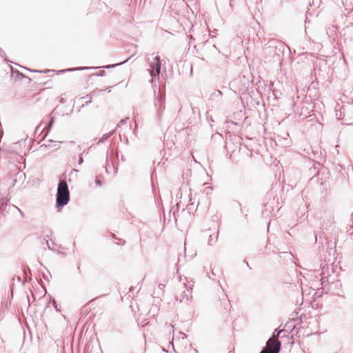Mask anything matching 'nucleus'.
<instances>
[{"instance_id": "1", "label": "nucleus", "mask_w": 353, "mask_h": 353, "mask_svg": "<svg viewBox=\"0 0 353 353\" xmlns=\"http://www.w3.org/2000/svg\"><path fill=\"white\" fill-rule=\"evenodd\" d=\"M70 201V191L65 180H61L57 186L56 194V208L59 211Z\"/></svg>"}, {"instance_id": "2", "label": "nucleus", "mask_w": 353, "mask_h": 353, "mask_svg": "<svg viewBox=\"0 0 353 353\" xmlns=\"http://www.w3.org/2000/svg\"><path fill=\"white\" fill-rule=\"evenodd\" d=\"M281 343L273 337H270L266 342V345L259 353H279L281 350Z\"/></svg>"}, {"instance_id": "3", "label": "nucleus", "mask_w": 353, "mask_h": 353, "mask_svg": "<svg viewBox=\"0 0 353 353\" xmlns=\"http://www.w3.org/2000/svg\"><path fill=\"white\" fill-rule=\"evenodd\" d=\"M151 70H150V74L152 78V80L154 78H157L159 79V74L161 73V61L159 56H156L153 58L152 61L149 63Z\"/></svg>"}, {"instance_id": "4", "label": "nucleus", "mask_w": 353, "mask_h": 353, "mask_svg": "<svg viewBox=\"0 0 353 353\" xmlns=\"http://www.w3.org/2000/svg\"><path fill=\"white\" fill-rule=\"evenodd\" d=\"M321 283L323 287H326L327 285H334L336 288H341V283L339 281L331 280L329 276H323L321 279Z\"/></svg>"}, {"instance_id": "5", "label": "nucleus", "mask_w": 353, "mask_h": 353, "mask_svg": "<svg viewBox=\"0 0 353 353\" xmlns=\"http://www.w3.org/2000/svg\"><path fill=\"white\" fill-rule=\"evenodd\" d=\"M334 223V215L332 213L328 214L327 219H323L321 222V229L327 230L328 228Z\"/></svg>"}, {"instance_id": "6", "label": "nucleus", "mask_w": 353, "mask_h": 353, "mask_svg": "<svg viewBox=\"0 0 353 353\" xmlns=\"http://www.w3.org/2000/svg\"><path fill=\"white\" fill-rule=\"evenodd\" d=\"M155 105L157 108V110H165V97L159 95L156 98Z\"/></svg>"}, {"instance_id": "7", "label": "nucleus", "mask_w": 353, "mask_h": 353, "mask_svg": "<svg viewBox=\"0 0 353 353\" xmlns=\"http://www.w3.org/2000/svg\"><path fill=\"white\" fill-rule=\"evenodd\" d=\"M279 258L285 261H292L293 254L290 252H279Z\"/></svg>"}, {"instance_id": "8", "label": "nucleus", "mask_w": 353, "mask_h": 353, "mask_svg": "<svg viewBox=\"0 0 353 353\" xmlns=\"http://www.w3.org/2000/svg\"><path fill=\"white\" fill-rule=\"evenodd\" d=\"M104 91V90H95L92 92H91L90 93L86 94L85 97H83V99H92L93 97H97L99 96V94L100 92H103Z\"/></svg>"}, {"instance_id": "9", "label": "nucleus", "mask_w": 353, "mask_h": 353, "mask_svg": "<svg viewBox=\"0 0 353 353\" xmlns=\"http://www.w3.org/2000/svg\"><path fill=\"white\" fill-rule=\"evenodd\" d=\"M218 237H219V231H217L216 232V235L214 237H213L212 234H210L209 236V239H208V245H213L217 241Z\"/></svg>"}, {"instance_id": "10", "label": "nucleus", "mask_w": 353, "mask_h": 353, "mask_svg": "<svg viewBox=\"0 0 353 353\" xmlns=\"http://www.w3.org/2000/svg\"><path fill=\"white\" fill-rule=\"evenodd\" d=\"M88 68L82 67V68H70L65 70H61L59 71V73H65L66 72H72V71H77V70H87Z\"/></svg>"}, {"instance_id": "11", "label": "nucleus", "mask_w": 353, "mask_h": 353, "mask_svg": "<svg viewBox=\"0 0 353 353\" xmlns=\"http://www.w3.org/2000/svg\"><path fill=\"white\" fill-rule=\"evenodd\" d=\"M134 56V54H132V56H130L129 58H128L127 59H125V61H122V62H120L119 63H115V64H112V65H105V66H103V68H107V69H109V68H115L117 66H119V65H121L125 63H126L128 60H130L132 57Z\"/></svg>"}, {"instance_id": "12", "label": "nucleus", "mask_w": 353, "mask_h": 353, "mask_svg": "<svg viewBox=\"0 0 353 353\" xmlns=\"http://www.w3.org/2000/svg\"><path fill=\"white\" fill-rule=\"evenodd\" d=\"M11 69V72H12V75H14L16 74V77H18V78H25L26 77V75H24L23 74H22L21 72H19V70H16V69H14L12 66L10 68Z\"/></svg>"}, {"instance_id": "13", "label": "nucleus", "mask_w": 353, "mask_h": 353, "mask_svg": "<svg viewBox=\"0 0 353 353\" xmlns=\"http://www.w3.org/2000/svg\"><path fill=\"white\" fill-rule=\"evenodd\" d=\"M112 133H113V131L104 134L101 137V138L99 139V141H98V143H99L101 142H104L105 141L108 140L110 137V136L112 134Z\"/></svg>"}, {"instance_id": "14", "label": "nucleus", "mask_w": 353, "mask_h": 353, "mask_svg": "<svg viewBox=\"0 0 353 353\" xmlns=\"http://www.w3.org/2000/svg\"><path fill=\"white\" fill-rule=\"evenodd\" d=\"M222 96V92L219 90H214V92L212 93V95L211 97L214 99H216V98H219Z\"/></svg>"}, {"instance_id": "15", "label": "nucleus", "mask_w": 353, "mask_h": 353, "mask_svg": "<svg viewBox=\"0 0 353 353\" xmlns=\"http://www.w3.org/2000/svg\"><path fill=\"white\" fill-rule=\"evenodd\" d=\"M54 122V117H53L51 114L50 119V121L48 124V132L50 130L51 128L53 125Z\"/></svg>"}, {"instance_id": "16", "label": "nucleus", "mask_w": 353, "mask_h": 353, "mask_svg": "<svg viewBox=\"0 0 353 353\" xmlns=\"http://www.w3.org/2000/svg\"><path fill=\"white\" fill-rule=\"evenodd\" d=\"M163 112V110H157V117L159 123H161V121Z\"/></svg>"}, {"instance_id": "17", "label": "nucleus", "mask_w": 353, "mask_h": 353, "mask_svg": "<svg viewBox=\"0 0 353 353\" xmlns=\"http://www.w3.org/2000/svg\"><path fill=\"white\" fill-rule=\"evenodd\" d=\"M105 75V71L102 70H100L99 72L94 73L92 74V76H97V77H103Z\"/></svg>"}, {"instance_id": "18", "label": "nucleus", "mask_w": 353, "mask_h": 353, "mask_svg": "<svg viewBox=\"0 0 353 353\" xmlns=\"http://www.w3.org/2000/svg\"><path fill=\"white\" fill-rule=\"evenodd\" d=\"M281 332V330H274V332L271 337H273L274 336V338L278 339Z\"/></svg>"}, {"instance_id": "19", "label": "nucleus", "mask_w": 353, "mask_h": 353, "mask_svg": "<svg viewBox=\"0 0 353 353\" xmlns=\"http://www.w3.org/2000/svg\"><path fill=\"white\" fill-rule=\"evenodd\" d=\"M54 141H52V140H49L48 141V144H43L42 145H41V148L45 146L46 148H50V147H52V143H54Z\"/></svg>"}, {"instance_id": "20", "label": "nucleus", "mask_w": 353, "mask_h": 353, "mask_svg": "<svg viewBox=\"0 0 353 353\" xmlns=\"http://www.w3.org/2000/svg\"><path fill=\"white\" fill-rule=\"evenodd\" d=\"M181 299L180 300V301H182L183 299H184L185 298L188 300L189 299V297H188V294L186 293L185 291H183V293L181 294Z\"/></svg>"}, {"instance_id": "21", "label": "nucleus", "mask_w": 353, "mask_h": 353, "mask_svg": "<svg viewBox=\"0 0 353 353\" xmlns=\"http://www.w3.org/2000/svg\"><path fill=\"white\" fill-rule=\"evenodd\" d=\"M52 306L54 307V309L57 310V311H59L60 310L58 308V305L57 303V301L55 299H52Z\"/></svg>"}, {"instance_id": "22", "label": "nucleus", "mask_w": 353, "mask_h": 353, "mask_svg": "<svg viewBox=\"0 0 353 353\" xmlns=\"http://www.w3.org/2000/svg\"><path fill=\"white\" fill-rule=\"evenodd\" d=\"M30 71L46 74V73L50 72L51 70H30Z\"/></svg>"}, {"instance_id": "23", "label": "nucleus", "mask_w": 353, "mask_h": 353, "mask_svg": "<svg viewBox=\"0 0 353 353\" xmlns=\"http://www.w3.org/2000/svg\"><path fill=\"white\" fill-rule=\"evenodd\" d=\"M83 163V158L82 157V156H80L79 157L78 164L81 165Z\"/></svg>"}, {"instance_id": "24", "label": "nucleus", "mask_w": 353, "mask_h": 353, "mask_svg": "<svg viewBox=\"0 0 353 353\" xmlns=\"http://www.w3.org/2000/svg\"><path fill=\"white\" fill-rule=\"evenodd\" d=\"M95 184L97 185L101 186L102 183H101V180H99V179H95Z\"/></svg>"}, {"instance_id": "25", "label": "nucleus", "mask_w": 353, "mask_h": 353, "mask_svg": "<svg viewBox=\"0 0 353 353\" xmlns=\"http://www.w3.org/2000/svg\"><path fill=\"white\" fill-rule=\"evenodd\" d=\"M59 103H61L62 104H64L65 103V100L63 97H60L59 99Z\"/></svg>"}, {"instance_id": "26", "label": "nucleus", "mask_w": 353, "mask_h": 353, "mask_svg": "<svg viewBox=\"0 0 353 353\" xmlns=\"http://www.w3.org/2000/svg\"><path fill=\"white\" fill-rule=\"evenodd\" d=\"M14 281L16 279L18 282H21V277L20 276H14L12 279Z\"/></svg>"}, {"instance_id": "27", "label": "nucleus", "mask_w": 353, "mask_h": 353, "mask_svg": "<svg viewBox=\"0 0 353 353\" xmlns=\"http://www.w3.org/2000/svg\"><path fill=\"white\" fill-rule=\"evenodd\" d=\"M91 102H92V99H87V101H85V105H88Z\"/></svg>"}, {"instance_id": "28", "label": "nucleus", "mask_w": 353, "mask_h": 353, "mask_svg": "<svg viewBox=\"0 0 353 353\" xmlns=\"http://www.w3.org/2000/svg\"><path fill=\"white\" fill-rule=\"evenodd\" d=\"M159 289L163 290L165 288V285L162 284V283H160L159 285Z\"/></svg>"}, {"instance_id": "29", "label": "nucleus", "mask_w": 353, "mask_h": 353, "mask_svg": "<svg viewBox=\"0 0 353 353\" xmlns=\"http://www.w3.org/2000/svg\"><path fill=\"white\" fill-rule=\"evenodd\" d=\"M126 120H127V119H121V120L120 121V124H121V125H123V124H124V123H126Z\"/></svg>"}, {"instance_id": "30", "label": "nucleus", "mask_w": 353, "mask_h": 353, "mask_svg": "<svg viewBox=\"0 0 353 353\" xmlns=\"http://www.w3.org/2000/svg\"><path fill=\"white\" fill-rule=\"evenodd\" d=\"M112 87H108V88H106L105 90H107L108 92H110L112 91Z\"/></svg>"}, {"instance_id": "31", "label": "nucleus", "mask_w": 353, "mask_h": 353, "mask_svg": "<svg viewBox=\"0 0 353 353\" xmlns=\"http://www.w3.org/2000/svg\"><path fill=\"white\" fill-rule=\"evenodd\" d=\"M17 209H18V210L19 211V212H20V214H21V216H22V217H24V216H25L24 213H23L22 211H21L19 208H17Z\"/></svg>"}, {"instance_id": "32", "label": "nucleus", "mask_w": 353, "mask_h": 353, "mask_svg": "<svg viewBox=\"0 0 353 353\" xmlns=\"http://www.w3.org/2000/svg\"><path fill=\"white\" fill-rule=\"evenodd\" d=\"M170 345H172L173 349H174L173 342H170ZM174 351L175 353H178L177 352L175 351V350H174Z\"/></svg>"}, {"instance_id": "33", "label": "nucleus", "mask_w": 353, "mask_h": 353, "mask_svg": "<svg viewBox=\"0 0 353 353\" xmlns=\"http://www.w3.org/2000/svg\"><path fill=\"white\" fill-rule=\"evenodd\" d=\"M78 172V170H77V169H72V171H71V174H72V172Z\"/></svg>"}, {"instance_id": "34", "label": "nucleus", "mask_w": 353, "mask_h": 353, "mask_svg": "<svg viewBox=\"0 0 353 353\" xmlns=\"http://www.w3.org/2000/svg\"><path fill=\"white\" fill-rule=\"evenodd\" d=\"M125 144H128V143H129V141H128V138H126V139H125Z\"/></svg>"}, {"instance_id": "35", "label": "nucleus", "mask_w": 353, "mask_h": 353, "mask_svg": "<svg viewBox=\"0 0 353 353\" xmlns=\"http://www.w3.org/2000/svg\"><path fill=\"white\" fill-rule=\"evenodd\" d=\"M88 153V151L84 150L82 153V154H87Z\"/></svg>"}, {"instance_id": "36", "label": "nucleus", "mask_w": 353, "mask_h": 353, "mask_svg": "<svg viewBox=\"0 0 353 353\" xmlns=\"http://www.w3.org/2000/svg\"><path fill=\"white\" fill-rule=\"evenodd\" d=\"M41 127V124L38 125L36 128V130H38L39 128H40Z\"/></svg>"}, {"instance_id": "37", "label": "nucleus", "mask_w": 353, "mask_h": 353, "mask_svg": "<svg viewBox=\"0 0 353 353\" xmlns=\"http://www.w3.org/2000/svg\"><path fill=\"white\" fill-rule=\"evenodd\" d=\"M121 161H125V158H124V157L123 155L121 156Z\"/></svg>"}, {"instance_id": "38", "label": "nucleus", "mask_w": 353, "mask_h": 353, "mask_svg": "<svg viewBox=\"0 0 353 353\" xmlns=\"http://www.w3.org/2000/svg\"><path fill=\"white\" fill-rule=\"evenodd\" d=\"M132 288H133V287H132V286H131V287L129 288V292H131V291L132 290Z\"/></svg>"}, {"instance_id": "39", "label": "nucleus", "mask_w": 353, "mask_h": 353, "mask_svg": "<svg viewBox=\"0 0 353 353\" xmlns=\"http://www.w3.org/2000/svg\"><path fill=\"white\" fill-rule=\"evenodd\" d=\"M74 244H73V250H72V252H74Z\"/></svg>"}, {"instance_id": "40", "label": "nucleus", "mask_w": 353, "mask_h": 353, "mask_svg": "<svg viewBox=\"0 0 353 353\" xmlns=\"http://www.w3.org/2000/svg\"><path fill=\"white\" fill-rule=\"evenodd\" d=\"M112 237H113L114 239H117V238H116V236H115V235H114V234H112Z\"/></svg>"}, {"instance_id": "41", "label": "nucleus", "mask_w": 353, "mask_h": 353, "mask_svg": "<svg viewBox=\"0 0 353 353\" xmlns=\"http://www.w3.org/2000/svg\"><path fill=\"white\" fill-rule=\"evenodd\" d=\"M112 237H113L114 239H117V238H116V236H115V235H114V234H112Z\"/></svg>"}, {"instance_id": "42", "label": "nucleus", "mask_w": 353, "mask_h": 353, "mask_svg": "<svg viewBox=\"0 0 353 353\" xmlns=\"http://www.w3.org/2000/svg\"><path fill=\"white\" fill-rule=\"evenodd\" d=\"M244 262H245V263H246V265L249 267L248 263H247V262L245 261V260H244Z\"/></svg>"}, {"instance_id": "43", "label": "nucleus", "mask_w": 353, "mask_h": 353, "mask_svg": "<svg viewBox=\"0 0 353 353\" xmlns=\"http://www.w3.org/2000/svg\"><path fill=\"white\" fill-rule=\"evenodd\" d=\"M163 351H164L165 353H167L168 352L166 350H165V349H163V347H161Z\"/></svg>"}, {"instance_id": "44", "label": "nucleus", "mask_w": 353, "mask_h": 353, "mask_svg": "<svg viewBox=\"0 0 353 353\" xmlns=\"http://www.w3.org/2000/svg\"><path fill=\"white\" fill-rule=\"evenodd\" d=\"M47 245H48V249H50V250L51 248H50V247L49 246V245H48V242H47Z\"/></svg>"}, {"instance_id": "45", "label": "nucleus", "mask_w": 353, "mask_h": 353, "mask_svg": "<svg viewBox=\"0 0 353 353\" xmlns=\"http://www.w3.org/2000/svg\"><path fill=\"white\" fill-rule=\"evenodd\" d=\"M106 162H107V163L108 162V156L106 157Z\"/></svg>"}, {"instance_id": "46", "label": "nucleus", "mask_w": 353, "mask_h": 353, "mask_svg": "<svg viewBox=\"0 0 353 353\" xmlns=\"http://www.w3.org/2000/svg\"><path fill=\"white\" fill-rule=\"evenodd\" d=\"M28 303H30V299H29V298H28Z\"/></svg>"}]
</instances>
